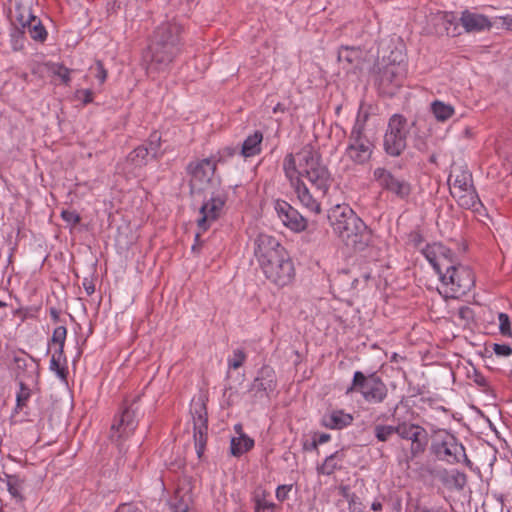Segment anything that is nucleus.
<instances>
[{"label":"nucleus","mask_w":512,"mask_h":512,"mask_svg":"<svg viewBox=\"0 0 512 512\" xmlns=\"http://www.w3.org/2000/svg\"><path fill=\"white\" fill-rule=\"evenodd\" d=\"M182 25L176 18L162 22L156 27L149 45V76L165 72L180 52Z\"/></svg>","instance_id":"3"},{"label":"nucleus","mask_w":512,"mask_h":512,"mask_svg":"<svg viewBox=\"0 0 512 512\" xmlns=\"http://www.w3.org/2000/svg\"><path fill=\"white\" fill-rule=\"evenodd\" d=\"M430 160H431V162H436V157H435L434 155H432V156L430 157Z\"/></svg>","instance_id":"61"},{"label":"nucleus","mask_w":512,"mask_h":512,"mask_svg":"<svg viewBox=\"0 0 512 512\" xmlns=\"http://www.w3.org/2000/svg\"><path fill=\"white\" fill-rule=\"evenodd\" d=\"M442 250V247L439 245H433L427 247V249L424 251V254L427 258V260L430 262V264L433 266L437 274L439 275L440 279L443 281L445 279V275L441 272L440 266L441 261L446 260V253L444 251L440 252V255H437V251Z\"/></svg>","instance_id":"30"},{"label":"nucleus","mask_w":512,"mask_h":512,"mask_svg":"<svg viewBox=\"0 0 512 512\" xmlns=\"http://www.w3.org/2000/svg\"><path fill=\"white\" fill-rule=\"evenodd\" d=\"M276 387L274 373L269 368H263L251 383L248 393L253 401L268 397Z\"/></svg>","instance_id":"13"},{"label":"nucleus","mask_w":512,"mask_h":512,"mask_svg":"<svg viewBox=\"0 0 512 512\" xmlns=\"http://www.w3.org/2000/svg\"><path fill=\"white\" fill-rule=\"evenodd\" d=\"M331 227L349 248L363 250L371 240V231L348 205H335L328 214Z\"/></svg>","instance_id":"4"},{"label":"nucleus","mask_w":512,"mask_h":512,"mask_svg":"<svg viewBox=\"0 0 512 512\" xmlns=\"http://www.w3.org/2000/svg\"><path fill=\"white\" fill-rule=\"evenodd\" d=\"M7 489L10 495L18 502L23 500V483L16 477H8Z\"/></svg>","instance_id":"33"},{"label":"nucleus","mask_w":512,"mask_h":512,"mask_svg":"<svg viewBox=\"0 0 512 512\" xmlns=\"http://www.w3.org/2000/svg\"><path fill=\"white\" fill-rule=\"evenodd\" d=\"M116 512H137V508L132 504H122Z\"/></svg>","instance_id":"52"},{"label":"nucleus","mask_w":512,"mask_h":512,"mask_svg":"<svg viewBox=\"0 0 512 512\" xmlns=\"http://www.w3.org/2000/svg\"><path fill=\"white\" fill-rule=\"evenodd\" d=\"M438 292H439V294L443 295V298H444L445 300H447V299H448V295L446 294V290L443 292L442 290L438 289Z\"/></svg>","instance_id":"58"},{"label":"nucleus","mask_w":512,"mask_h":512,"mask_svg":"<svg viewBox=\"0 0 512 512\" xmlns=\"http://www.w3.org/2000/svg\"><path fill=\"white\" fill-rule=\"evenodd\" d=\"M200 233H196V240L199 241Z\"/></svg>","instance_id":"63"},{"label":"nucleus","mask_w":512,"mask_h":512,"mask_svg":"<svg viewBox=\"0 0 512 512\" xmlns=\"http://www.w3.org/2000/svg\"><path fill=\"white\" fill-rule=\"evenodd\" d=\"M234 429L238 436L231 439L230 452L233 456L239 457L254 446V441L243 433L240 424L235 425Z\"/></svg>","instance_id":"23"},{"label":"nucleus","mask_w":512,"mask_h":512,"mask_svg":"<svg viewBox=\"0 0 512 512\" xmlns=\"http://www.w3.org/2000/svg\"><path fill=\"white\" fill-rule=\"evenodd\" d=\"M352 421V415L342 410H334L323 418L324 425L331 429H342L350 425Z\"/></svg>","instance_id":"24"},{"label":"nucleus","mask_w":512,"mask_h":512,"mask_svg":"<svg viewBox=\"0 0 512 512\" xmlns=\"http://www.w3.org/2000/svg\"><path fill=\"white\" fill-rule=\"evenodd\" d=\"M499 329L500 333L504 336H511V327L509 316L505 313H499Z\"/></svg>","instance_id":"41"},{"label":"nucleus","mask_w":512,"mask_h":512,"mask_svg":"<svg viewBox=\"0 0 512 512\" xmlns=\"http://www.w3.org/2000/svg\"><path fill=\"white\" fill-rule=\"evenodd\" d=\"M278 111H283V108H282L281 104H277L276 107L274 108V112L275 113H277Z\"/></svg>","instance_id":"57"},{"label":"nucleus","mask_w":512,"mask_h":512,"mask_svg":"<svg viewBox=\"0 0 512 512\" xmlns=\"http://www.w3.org/2000/svg\"><path fill=\"white\" fill-rule=\"evenodd\" d=\"M263 134L255 131L252 135L248 136L243 142L241 154L248 158L253 157L260 153Z\"/></svg>","instance_id":"25"},{"label":"nucleus","mask_w":512,"mask_h":512,"mask_svg":"<svg viewBox=\"0 0 512 512\" xmlns=\"http://www.w3.org/2000/svg\"><path fill=\"white\" fill-rule=\"evenodd\" d=\"M395 427L396 434L403 439L411 441V453L413 456L424 451L427 444V433L424 428L408 422L398 423Z\"/></svg>","instance_id":"11"},{"label":"nucleus","mask_w":512,"mask_h":512,"mask_svg":"<svg viewBox=\"0 0 512 512\" xmlns=\"http://www.w3.org/2000/svg\"><path fill=\"white\" fill-rule=\"evenodd\" d=\"M366 53L359 47H341L337 59L349 71L361 70L365 62Z\"/></svg>","instance_id":"17"},{"label":"nucleus","mask_w":512,"mask_h":512,"mask_svg":"<svg viewBox=\"0 0 512 512\" xmlns=\"http://www.w3.org/2000/svg\"><path fill=\"white\" fill-rule=\"evenodd\" d=\"M502 25L509 30H512V14L500 17Z\"/></svg>","instance_id":"53"},{"label":"nucleus","mask_w":512,"mask_h":512,"mask_svg":"<svg viewBox=\"0 0 512 512\" xmlns=\"http://www.w3.org/2000/svg\"><path fill=\"white\" fill-rule=\"evenodd\" d=\"M447 435V431L439 430L438 432H435L432 438L431 450L440 460H444L448 456V444L446 442Z\"/></svg>","instance_id":"28"},{"label":"nucleus","mask_w":512,"mask_h":512,"mask_svg":"<svg viewBox=\"0 0 512 512\" xmlns=\"http://www.w3.org/2000/svg\"><path fill=\"white\" fill-rule=\"evenodd\" d=\"M6 306H7V304L0 300V309L3 308V307H6Z\"/></svg>","instance_id":"59"},{"label":"nucleus","mask_w":512,"mask_h":512,"mask_svg":"<svg viewBox=\"0 0 512 512\" xmlns=\"http://www.w3.org/2000/svg\"><path fill=\"white\" fill-rule=\"evenodd\" d=\"M188 169L191 175V192H201L210 185L216 170V163L211 159H203L191 163Z\"/></svg>","instance_id":"9"},{"label":"nucleus","mask_w":512,"mask_h":512,"mask_svg":"<svg viewBox=\"0 0 512 512\" xmlns=\"http://www.w3.org/2000/svg\"><path fill=\"white\" fill-rule=\"evenodd\" d=\"M254 254L266 278L279 287L290 284L294 265L285 248L273 236L261 233L255 239Z\"/></svg>","instance_id":"2"},{"label":"nucleus","mask_w":512,"mask_h":512,"mask_svg":"<svg viewBox=\"0 0 512 512\" xmlns=\"http://www.w3.org/2000/svg\"><path fill=\"white\" fill-rule=\"evenodd\" d=\"M493 351L498 356H509L512 354V348L506 344H494Z\"/></svg>","instance_id":"48"},{"label":"nucleus","mask_w":512,"mask_h":512,"mask_svg":"<svg viewBox=\"0 0 512 512\" xmlns=\"http://www.w3.org/2000/svg\"><path fill=\"white\" fill-rule=\"evenodd\" d=\"M245 359H246V355L242 350H240V349L235 350L233 352V357L228 362L229 368L238 369L239 367H241L243 365Z\"/></svg>","instance_id":"40"},{"label":"nucleus","mask_w":512,"mask_h":512,"mask_svg":"<svg viewBox=\"0 0 512 512\" xmlns=\"http://www.w3.org/2000/svg\"><path fill=\"white\" fill-rule=\"evenodd\" d=\"M61 217L67 224L71 226H75L80 222V216L75 211L62 210Z\"/></svg>","instance_id":"46"},{"label":"nucleus","mask_w":512,"mask_h":512,"mask_svg":"<svg viewBox=\"0 0 512 512\" xmlns=\"http://www.w3.org/2000/svg\"><path fill=\"white\" fill-rule=\"evenodd\" d=\"M451 474V478H452V481H453V484L454 486L458 489V490H462L466 483H467V477H466V474L464 472H460V471H450Z\"/></svg>","instance_id":"43"},{"label":"nucleus","mask_w":512,"mask_h":512,"mask_svg":"<svg viewBox=\"0 0 512 512\" xmlns=\"http://www.w3.org/2000/svg\"><path fill=\"white\" fill-rule=\"evenodd\" d=\"M364 122L356 120L349 136L345 155L356 164L369 161L373 151L372 142L364 135Z\"/></svg>","instance_id":"6"},{"label":"nucleus","mask_w":512,"mask_h":512,"mask_svg":"<svg viewBox=\"0 0 512 512\" xmlns=\"http://www.w3.org/2000/svg\"><path fill=\"white\" fill-rule=\"evenodd\" d=\"M457 316L462 321V324L466 325L473 319V311L467 306H462L458 309Z\"/></svg>","instance_id":"47"},{"label":"nucleus","mask_w":512,"mask_h":512,"mask_svg":"<svg viewBox=\"0 0 512 512\" xmlns=\"http://www.w3.org/2000/svg\"><path fill=\"white\" fill-rule=\"evenodd\" d=\"M452 197L456 200L460 207L465 209H472L480 204L478 195L473 185L471 187L463 188L462 192H459L458 195H452Z\"/></svg>","instance_id":"26"},{"label":"nucleus","mask_w":512,"mask_h":512,"mask_svg":"<svg viewBox=\"0 0 512 512\" xmlns=\"http://www.w3.org/2000/svg\"><path fill=\"white\" fill-rule=\"evenodd\" d=\"M407 120L402 115H393L384 136V149L391 156H399L406 147Z\"/></svg>","instance_id":"7"},{"label":"nucleus","mask_w":512,"mask_h":512,"mask_svg":"<svg viewBox=\"0 0 512 512\" xmlns=\"http://www.w3.org/2000/svg\"><path fill=\"white\" fill-rule=\"evenodd\" d=\"M190 413L193 420V437L198 457H201L207 442L208 416L206 403L203 397L193 399Z\"/></svg>","instance_id":"8"},{"label":"nucleus","mask_w":512,"mask_h":512,"mask_svg":"<svg viewBox=\"0 0 512 512\" xmlns=\"http://www.w3.org/2000/svg\"><path fill=\"white\" fill-rule=\"evenodd\" d=\"M449 111H450V117H451L453 115V113H454V110H453V108L451 106L449 108Z\"/></svg>","instance_id":"62"},{"label":"nucleus","mask_w":512,"mask_h":512,"mask_svg":"<svg viewBox=\"0 0 512 512\" xmlns=\"http://www.w3.org/2000/svg\"><path fill=\"white\" fill-rule=\"evenodd\" d=\"M371 508L374 511H380L382 509V504L380 502H373Z\"/></svg>","instance_id":"55"},{"label":"nucleus","mask_w":512,"mask_h":512,"mask_svg":"<svg viewBox=\"0 0 512 512\" xmlns=\"http://www.w3.org/2000/svg\"><path fill=\"white\" fill-rule=\"evenodd\" d=\"M359 391L364 399L370 403H381L387 396L386 385L375 375L366 377L362 372L354 373L351 386L346 393Z\"/></svg>","instance_id":"5"},{"label":"nucleus","mask_w":512,"mask_h":512,"mask_svg":"<svg viewBox=\"0 0 512 512\" xmlns=\"http://www.w3.org/2000/svg\"><path fill=\"white\" fill-rule=\"evenodd\" d=\"M20 30L22 33H28L36 41L43 42L47 37V31L37 16L21 27Z\"/></svg>","instance_id":"29"},{"label":"nucleus","mask_w":512,"mask_h":512,"mask_svg":"<svg viewBox=\"0 0 512 512\" xmlns=\"http://www.w3.org/2000/svg\"><path fill=\"white\" fill-rule=\"evenodd\" d=\"M135 428L136 421L134 412L129 409H125L112 424L110 438L112 441L119 442L129 437Z\"/></svg>","instance_id":"16"},{"label":"nucleus","mask_w":512,"mask_h":512,"mask_svg":"<svg viewBox=\"0 0 512 512\" xmlns=\"http://www.w3.org/2000/svg\"><path fill=\"white\" fill-rule=\"evenodd\" d=\"M454 177L453 188L450 187V195H458L463 191V188L471 187L473 185L472 174L466 166L453 165V170L450 171V178Z\"/></svg>","instance_id":"20"},{"label":"nucleus","mask_w":512,"mask_h":512,"mask_svg":"<svg viewBox=\"0 0 512 512\" xmlns=\"http://www.w3.org/2000/svg\"><path fill=\"white\" fill-rule=\"evenodd\" d=\"M452 462L471 467V461L468 459L466 450L462 443L458 442L454 436L450 435V464Z\"/></svg>","instance_id":"27"},{"label":"nucleus","mask_w":512,"mask_h":512,"mask_svg":"<svg viewBox=\"0 0 512 512\" xmlns=\"http://www.w3.org/2000/svg\"><path fill=\"white\" fill-rule=\"evenodd\" d=\"M61 356L62 355H60V354H58V356L56 355V353L53 354L51 361H50V369L52 371H55L61 379H65L66 378L65 369L63 367H61V364H60Z\"/></svg>","instance_id":"42"},{"label":"nucleus","mask_w":512,"mask_h":512,"mask_svg":"<svg viewBox=\"0 0 512 512\" xmlns=\"http://www.w3.org/2000/svg\"><path fill=\"white\" fill-rule=\"evenodd\" d=\"M225 205V199L220 196H212L205 202L200 209L201 217L197 220L198 228L206 231L211 222L215 221L221 215Z\"/></svg>","instance_id":"15"},{"label":"nucleus","mask_w":512,"mask_h":512,"mask_svg":"<svg viewBox=\"0 0 512 512\" xmlns=\"http://www.w3.org/2000/svg\"><path fill=\"white\" fill-rule=\"evenodd\" d=\"M30 398V389L20 382V390L16 395V410H21Z\"/></svg>","instance_id":"39"},{"label":"nucleus","mask_w":512,"mask_h":512,"mask_svg":"<svg viewBox=\"0 0 512 512\" xmlns=\"http://www.w3.org/2000/svg\"><path fill=\"white\" fill-rule=\"evenodd\" d=\"M349 488L347 486H341L339 487L340 494L344 497H347Z\"/></svg>","instance_id":"56"},{"label":"nucleus","mask_w":512,"mask_h":512,"mask_svg":"<svg viewBox=\"0 0 512 512\" xmlns=\"http://www.w3.org/2000/svg\"><path fill=\"white\" fill-rule=\"evenodd\" d=\"M34 0H18L15 3L14 10L11 12L12 23L20 29L29 23L36 15L32 11Z\"/></svg>","instance_id":"19"},{"label":"nucleus","mask_w":512,"mask_h":512,"mask_svg":"<svg viewBox=\"0 0 512 512\" xmlns=\"http://www.w3.org/2000/svg\"><path fill=\"white\" fill-rule=\"evenodd\" d=\"M270 508H276V505L273 502L267 501L264 495L255 496V512L269 510Z\"/></svg>","instance_id":"45"},{"label":"nucleus","mask_w":512,"mask_h":512,"mask_svg":"<svg viewBox=\"0 0 512 512\" xmlns=\"http://www.w3.org/2000/svg\"><path fill=\"white\" fill-rule=\"evenodd\" d=\"M151 157L149 149L146 145H141L135 148L127 157V161L136 167H141L148 162V158Z\"/></svg>","instance_id":"31"},{"label":"nucleus","mask_w":512,"mask_h":512,"mask_svg":"<svg viewBox=\"0 0 512 512\" xmlns=\"http://www.w3.org/2000/svg\"><path fill=\"white\" fill-rule=\"evenodd\" d=\"M374 178L378 181L381 187L397 194L398 196H406L409 194V185L393 177L384 168H377L374 171Z\"/></svg>","instance_id":"18"},{"label":"nucleus","mask_w":512,"mask_h":512,"mask_svg":"<svg viewBox=\"0 0 512 512\" xmlns=\"http://www.w3.org/2000/svg\"><path fill=\"white\" fill-rule=\"evenodd\" d=\"M274 209L283 225L290 230L294 232H301L306 229V219L286 201L276 200L274 203Z\"/></svg>","instance_id":"12"},{"label":"nucleus","mask_w":512,"mask_h":512,"mask_svg":"<svg viewBox=\"0 0 512 512\" xmlns=\"http://www.w3.org/2000/svg\"><path fill=\"white\" fill-rule=\"evenodd\" d=\"M396 433V427L391 425L378 424L374 427V434L378 441L386 442Z\"/></svg>","instance_id":"34"},{"label":"nucleus","mask_w":512,"mask_h":512,"mask_svg":"<svg viewBox=\"0 0 512 512\" xmlns=\"http://www.w3.org/2000/svg\"><path fill=\"white\" fill-rule=\"evenodd\" d=\"M77 97L82 99L84 104H88L93 100V92L89 89H82L77 91Z\"/></svg>","instance_id":"50"},{"label":"nucleus","mask_w":512,"mask_h":512,"mask_svg":"<svg viewBox=\"0 0 512 512\" xmlns=\"http://www.w3.org/2000/svg\"><path fill=\"white\" fill-rule=\"evenodd\" d=\"M48 71L51 75L57 76L62 83L68 84L70 81V69L60 64H51L48 66Z\"/></svg>","instance_id":"35"},{"label":"nucleus","mask_w":512,"mask_h":512,"mask_svg":"<svg viewBox=\"0 0 512 512\" xmlns=\"http://www.w3.org/2000/svg\"><path fill=\"white\" fill-rule=\"evenodd\" d=\"M292 486L291 485H280L278 486L277 490H276V497L279 501H284L287 496H288V493L290 492Z\"/></svg>","instance_id":"49"},{"label":"nucleus","mask_w":512,"mask_h":512,"mask_svg":"<svg viewBox=\"0 0 512 512\" xmlns=\"http://www.w3.org/2000/svg\"><path fill=\"white\" fill-rule=\"evenodd\" d=\"M475 277L470 267L458 264L450 267V298H460L474 286Z\"/></svg>","instance_id":"10"},{"label":"nucleus","mask_w":512,"mask_h":512,"mask_svg":"<svg viewBox=\"0 0 512 512\" xmlns=\"http://www.w3.org/2000/svg\"><path fill=\"white\" fill-rule=\"evenodd\" d=\"M338 458V452L328 456L324 463L318 467V472L325 475H331L337 468L338 464L336 459Z\"/></svg>","instance_id":"37"},{"label":"nucleus","mask_w":512,"mask_h":512,"mask_svg":"<svg viewBox=\"0 0 512 512\" xmlns=\"http://www.w3.org/2000/svg\"><path fill=\"white\" fill-rule=\"evenodd\" d=\"M430 113L437 122L444 123L448 119V105L442 101L435 100L430 105Z\"/></svg>","instance_id":"32"},{"label":"nucleus","mask_w":512,"mask_h":512,"mask_svg":"<svg viewBox=\"0 0 512 512\" xmlns=\"http://www.w3.org/2000/svg\"><path fill=\"white\" fill-rule=\"evenodd\" d=\"M67 330L64 326H58L54 329L52 335V342L58 344L59 348L56 353L62 355L64 350V344L66 340Z\"/></svg>","instance_id":"36"},{"label":"nucleus","mask_w":512,"mask_h":512,"mask_svg":"<svg viewBox=\"0 0 512 512\" xmlns=\"http://www.w3.org/2000/svg\"><path fill=\"white\" fill-rule=\"evenodd\" d=\"M404 72V68L400 64H389L381 71L380 84L383 87L388 85L400 87L404 78Z\"/></svg>","instance_id":"22"},{"label":"nucleus","mask_w":512,"mask_h":512,"mask_svg":"<svg viewBox=\"0 0 512 512\" xmlns=\"http://www.w3.org/2000/svg\"><path fill=\"white\" fill-rule=\"evenodd\" d=\"M51 314H52V316H53L55 319H57V313H56V311H55V310H52V311H51Z\"/></svg>","instance_id":"60"},{"label":"nucleus","mask_w":512,"mask_h":512,"mask_svg":"<svg viewBox=\"0 0 512 512\" xmlns=\"http://www.w3.org/2000/svg\"><path fill=\"white\" fill-rule=\"evenodd\" d=\"M460 20L467 32L483 31L491 27V22L487 17L469 11L463 12Z\"/></svg>","instance_id":"21"},{"label":"nucleus","mask_w":512,"mask_h":512,"mask_svg":"<svg viewBox=\"0 0 512 512\" xmlns=\"http://www.w3.org/2000/svg\"><path fill=\"white\" fill-rule=\"evenodd\" d=\"M83 286H84V289H85V291L87 292L88 295H91V294L94 293L95 286L92 283V281H88L87 279H85V281L83 283Z\"/></svg>","instance_id":"54"},{"label":"nucleus","mask_w":512,"mask_h":512,"mask_svg":"<svg viewBox=\"0 0 512 512\" xmlns=\"http://www.w3.org/2000/svg\"><path fill=\"white\" fill-rule=\"evenodd\" d=\"M330 439L329 434H320L318 437L313 439V447H317L318 444L326 443Z\"/></svg>","instance_id":"51"},{"label":"nucleus","mask_w":512,"mask_h":512,"mask_svg":"<svg viewBox=\"0 0 512 512\" xmlns=\"http://www.w3.org/2000/svg\"><path fill=\"white\" fill-rule=\"evenodd\" d=\"M192 504V484L189 479L185 478L178 483L169 505L173 512H188Z\"/></svg>","instance_id":"14"},{"label":"nucleus","mask_w":512,"mask_h":512,"mask_svg":"<svg viewBox=\"0 0 512 512\" xmlns=\"http://www.w3.org/2000/svg\"><path fill=\"white\" fill-rule=\"evenodd\" d=\"M149 149V154L151 155V158L158 157L160 153V146H161V136L158 132H154L150 135L149 140L147 144H145Z\"/></svg>","instance_id":"38"},{"label":"nucleus","mask_w":512,"mask_h":512,"mask_svg":"<svg viewBox=\"0 0 512 512\" xmlns=\"http://www.w3.org/2000/svg\"><path fill=\"white\" fill-rule=\"evenodd\" d=\"M90 70L94 73V76L103 84L107 78V71L104 68L101 61H96L93 66L90 67Z\"/></svg>","instance_id":"44"},{"label":"nucleus","mask_w":512,"mask_h":512,"mask_svg":"<svg viewBox=\"0 0 512 512\" xmlns=\"http://www.w3.org/2000/svg\"><path fill=\"white\" fill-rule=\"evenodd\" d=\"M283 168L300 203L311 213L320 214V200L331 185V176L319 153L305 146L296 156L288 154Z\"/></svg>","instance_id":"1"}]
</instances>
